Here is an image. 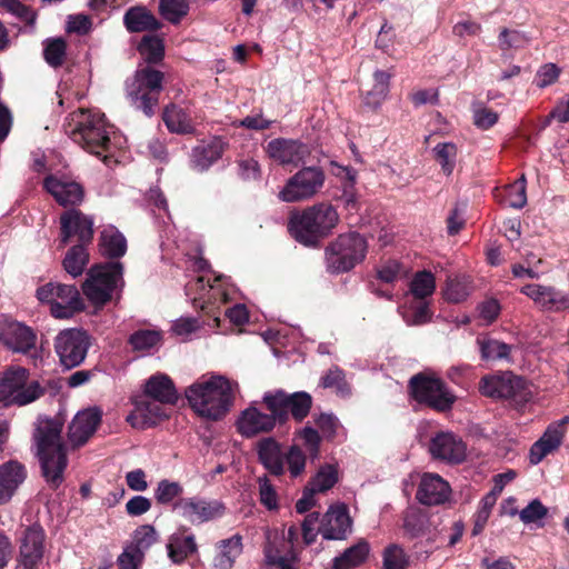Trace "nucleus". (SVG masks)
<instances>
[{"mask_svg":"<svg viewBox=\"0 0 569 569\" xmlns=\"http://www.w3.org/2000/svg\"><path fill=\"white\" fill-rule=\"evenodd\" d=\"M237 390V382L220 375H212L193 382L186 389L184 395L198 416L216 421L230 411Z\"/></svg>","mask_w":569,"mask_h":569,"instance_id":"1","label":"nucleus"},{"mask_svg":"<svg viewBox=\"0 0 569 569\" xmlns=\"http://www.w3.org/2000/svg\"><path fill=\"white\" fill-rule=\"evenodd\" d=\"M61 431L60 422L52 419H39L33 433L42 475L53 489L62 483L63 471L68 465Z\"/></svg>","mask_w":569,"mask_h":569,"instance_id":"2","label":"nucleus"},{"mask_svg":"<svg viewBox=\"0 0 569 569\" xmlns=\"http://www.w3.org/2000/svg\"><path fill=\"white\" fill-rule=\"evenodd\" d=\"M340 217L337 209L320 202L300 211H293L288 221L290 234L300 243L316 247L337 228Z\"/></svg>","mask_w":569,"mask_h":569,"instance_id":"3","label":"nucleus"},{"mask_svg":"<svg viewBox=\"0 0 569 569\" xmlns=\"http://www.w3.org/2000/svg\"><path fill=\"white\" fill-rule=\"evenodd\" d=\"M64 128L67 134L88 152L98 157L110 152L112 127L104 114L79 109L68 117Z\"/></svg>","mask_w":569,"mask_h":569,"instance_id":"4","label":"nucleus"},{"mask_svg":"<svg viewBox=\"0 0 569 569\" xmlns=\"http://www.w3.org/2000/svg\"><path fill=\"white\" fill-rule=\"evenodd\" d=\"M46 388L38 380H30L29 371L12 366L0 372V405L23 407L40 399Z\"/></svg>","mask_w":569,"mask_h":569,"instance_id":"5","label":"nucleus"},{"mask_svg":"<svg viewBox=\"0 0 569 569\" xmlns=\"http://www.w3.org/2000/svg\"><path fill=\"white\" fill-rule=\"evenodd\" d=\"M367 241L357 232L339 234L326 249L327 268L333 273L347 272L367 253Z\"/></svg>","mask_w":569,"mask_h":569,"instance_id":"6","label":"nucleus"},{"mask_svg":"<svg viewBox=\"0 0 569 569\" xmlns=\"http://www.w3.org/2000/svg\"><path fill=\"white\" fill-rule=\"evenodd\" d=\"M163 72L150 67L138 69L126 83L128 98L146 116L151 117L158 104V93L162 90Z\"/></svg>","mask_w":569,"mask_h":569,"instance_id":"7","label":"nucleus"},{"mask_svg":"<svg viewBox=\"0 0 569 569\" xmlns=\"http://www.w3.org/2000/svg\"><path fill=\"white\" fill-rule=\"evenodd\" d=\"M120 282H122V264L112 261L92 267L82 283V291L93 306L102 307L110 301Z\"/></svg>","mask_w":569,"mask_h":569,"instance_id":"8","label":"nucleus"},{"mask_svg":"<svg viewBox=\"0 0 569 569\" xmlns=\"http://www.w3.org/2000/svg\"><path fill=\"white\" fill-rule=\"evenodd\" d=\"M37 298L50 306V313L57 319H70L84 308L79 290L73 284L46 283L38 288Z\"/></svg>","mask_w":569,"mask_h":569,"instance_id":"9","label":"nucleus"},{"mask_svg":"<svg viewBox=\"0 0 569 569\" xmlns=\"http://www.w3.org/2000/svg\"><path fill=\"white\" fill-rule=\"evenodd\" d=\"M412 398L438 411L449 410L456 397L447 388L443 381L430 372H421L413 376L409 381Z\"/></svg>","mask_w":569,"mask_h":569,"instance_id":"10","label":"nucleus"},{"mask_svg":"<svg viewBox=\"0 0 569 569\" xmlns=\"http://www.w3.org/2000/svg\"><path fill=\"white\" fill-rule=\"evenodd\" d=\"M325 172L319 167H305L290 177L279 191L282 202H302L313 198L323 187Z\"/></svg>","mask_w":569,"mask_h":569,"instance_id":"11","label":"nucleus"},{"mask_svg":"<svg viewBox=\"0 0 569 569\" xmlns=\"http://www.w3.org/2000/svg\"><path fill=\"white\" fill-rule=\"evenodd\" d=\"M262 402L267 409L278 415L279 420H286L290 413L292 418L301 422L310 412L312 397L306 391L287 393L282 390L266 392Z\"/></svg>","mask_w":569,"mask_h":569,"instance_id":"12","label":"nucleus"},{"mask_svg":"<svg viewBox=\"0 0 569 569\" xmlns=\"http://www.w3.org/2000/svg\"><path fill=\"white\" fill-rule=\"evenodd\" d=\"M479 390L486 397L498 399L527 400L530 396L526 381L509 371L485 376L480 380Z\"/></svg>","mask_w":569,"mask_h":569,"instance_id":"13","label":"nucleus"},{"mask_svg":"<svg viewBox=\"0 0 569 569\" xmlns=\"http://www.w3.org/2000/svg\"><path fill=\"white\" fill-rule=\"evenodd\" d=\"M89 338L79 329H66L54 338V351L66 369L79 366L86 358Z\"/></svg>","mask_w":569,"mask_h":569,"instance_id":"14","label":"nucleus"},{"mask_svg":"<svg viewBox=\"0 0 569 569\" xmlns=\"http://www.w3.org/2000/svg\"><path fill=\"white\" fill-rule=\"evenodd\" d=\"M46 549V532L39 523L27 527L20 538L18 562L21 569H41Z\"/></svg>","mask_w":569,"mask_h":569,"instance_id":"15","label":"nucleus"},{"mask_svg":"<svg viewBox=\"0 0 569 569\" xmlns=\"http://www.w3.org/2000/svg\"><path fill=\"white\" fill-rule=\"evenodd\" d=\"M266 154L276 163L298 167L310 154L309 147L296 139L276 138L264 147Z\"/></svg>","mask_w":569,"mask_h":569,"instance_id":"16","label":"nucleus"},{"mask_svg":"<svg viewBox=\"0 0 569 569\" xmlns=\"http://www.w3.org/2000/svg\"><path fill=\"white\" fill-rule=\"evenodd\" d=\"M174 510L189 522L197 525L219 518L224 507L217 500H204L198 497L182 498L174 503Z\"/></svg>","mask_w":569,"mask_h":569,"instance_id":"17","label":"nucleus"},{"mask_svg":"<svg viewBox=\"0 0 569 569\" xmlns=\"http://www.w3.org/2000/svg\"><path fill=\"white\" fill-rule=\"evenodd\" d=\"M277 420H279V417L274 412H262L252 405L239 415L237 430L241 436L252 438L261 433L271 432L277 425Z\"/></svg>","mask_w":569,"mask_h":569,"instance_id":"18","label":"nucleus"},{"mask_svg":"<svg viewBox=\"0 0 569 569\" xmlns=\"http://www.w3.org/2000/svg\"><path fill=\"white\" fill-rule=\"evenodd\" d=\"M351 527L348 508L340 503L331 506L322 516L319 532L326 540H343L351 531Z\"/></svg>","mask_w":569,"mask_h":569,"instance_id":"19","label":"nucleus"},{"mask_svg":"<svg viewBox=\"0 0 569 569\" xmlns=\"http://www.w3.org/2000/svg\"><path fill=\"white\" fill-rule=\"evenodd\" d=\"M266 562L279 569H296L297 552L292 550L286 537L278 531L267 532V542L263 549Z\"/></svg>","mask_w":569,"mask_h":569,"instance_id":"20","label":"nucleus"},{"mask_svg":"<svg viewBox=\"0 0 569 569\" xmlns=\"http://www.w3.org/2000/svg\"><path fill=\"white\" fill-rule=\"evenodd\" d=\"M44 188L63 207L80 204L84 197L82 186L67 177L49 176L44 179Z\"/></svg>","mask_w":569,"mask_h":569,"instance_id":"21","label":"nucleus"},{"mask_svg":"<svg viewBox=\"0 0 569 569\" xmlns=\"http://www.w3.org/2000/svg\"><path fill=\"white\" fill-rule=\"evenodd\" d=\"M0 340L12 351L27 353L34 348L37 336L23 323L10 321L0 326Z\"/></svg>","mask_w":569,"mask_h":569,"instance_id":"22","label":"nucleus"},{"mask_svg":"<svg viewBox=\"0 0 569 569\" xmlns=\"http://www.w3.org/2000/svg\"><path fill=\"white\" fill-rule=\"evenodd\" d=\"M62 243L66 244L71 237H77L81 243L90 242L93 237V221L79 210L66 211L61 218Z\"/></svg>","mask_w":569,"mask_h":569,"instance_id":"23","label":"nucleus"},{"mask_svg":"<svg viewBox=\"0 0 569 569\" xmlns=\"http://www.w3.org/2000/svg\"><path fill=\"white\" fill-rule=\"evenodd\" d=\"M450 486L437 473H425L421 477L417 499L426 506H438L445 503L450 496Z\"/></svg>","mask_w":569,"mask_h":569,"instance_id":"24","label":"nucleus"},{"mask_svg":"<svg viewBox=\"0 0 569 569\" xmlns=\"http://www.w3.org/2000/svg\"><path fill=\"white\" fill-rule=\"evenodd\" d=\"M430 453L433 458L449 462H461L466 458V445L451 432H439L430 442Z\"/></svg>","mask_w":569,"mask_h":569,"instance_id":"25","label":"nucleus"},{"mask_svg":"<svg viewBox=\"0 0 569 569\" xmlns=\"http://www.w3.org/2000/svg\"><path fill=\"white\" fill-rule=\"evenodd\" d=\"M101 420L97 408L79 411L69 426V440L73 446H82L94 433Z\"/></svg>","mask_w":569,"mask_h":569,"instance_id":"26","label":"nucleus"},{"mask_svg":"<svg viewBox=\"0 0 569 569\" xmlns=\"http://www.w3.org/2000/svg\"><path fill=\"white\" fill-rule=\"evenodd\" d=\"M27 478L26 467L9 460L0 466V505L8 503Z\"/></svg>","mask_w":569,"mask_h":569,"instance_id":"27","label":"nucleus"},{"mask_svg":"<svg viewBox=\"0 0 569 569\" xmlns=\"http://www.w3.org/2000/svg\"><path fill=\"white\" fill-rule=\"evenodd\" d=\"M565 438L561 425H549L543 435L531 446L529 460L531 465H538L548 455L558 450Z\"/></svg>","mask_w":569,"mask_h":569,"instance_id":"28","label":"nucleus"},{"mask_svg":"<svg viewBox=\"0 0 569 569\" xmlns=\"http://www.w3.org/2000/svg\"><path fill=\"white\" fill-rule=\"evenodd\" d=\"M164 405L153 399L137 401L134 410L128 416V421L133 427L141 429L153 426L167 418Z\"/></svg>","mask_w":569,"mask_h":569,"instance_id":"29","label":"nucleus"},{"mask_svg":"<svg viewBox=\"0 0 569 569\" xmlns=\"http://www.w3.org/2000/svg\"><path fill=\"white\" fill-rule=\"evenodd\" d=\"M144 392L147 397L160 403L173 405L178 399L172 380L162 373L154 375L148 379Z\"/></svg>","mask_w":569,"mask_h":569,"instance_id":"30","label":"nucleus"},{"mask_svg":"<svg viewBox=\"0 0 569 569\" xmlns=\"http://www.w3.org/2000/svg\"><path fill=\"white\" fill-rule=\"evenodd\" d=\"M226 143L214 138L208 143H202L193 148L191 154L192 167L199 171L208 169L213 162L221 158L224 152Z\"/></svg>","mask_w":569,"mask_h":569,"instance_id":"31","label":"nucleus"},{"mask_svg":"<svg viewBox=\"0 0 569 569\" xmlns=\"http://www.w3.org/2000/svg\"><path fill=\"white\" fill-rule=\"evenodd\" d=\"M242 537L234 535L217 543V555L213 560L216 569H231L236 559L242 553Z\"/></svg>","mask_w":569,"mask_h":569,"instance_id":"32","label":"nucleus"},{"mask_svg":"<svg viewBox=\"0 0 569 569\" xmlns=\"http://www.w3.org/2000/svg\"><path fill=\"white\" fill-rule=\"evenodd\" d=\"M257 447L259 460L264 468L274 476L282 475L284 468L279 443L273 438H264Z\"/></svg>","mask_w":569,"mask_h":569,"instance_id":"33","label":"nucleus"},{"mask_svg":"<svg viewBox=\"0 0 569 569\" xmlns=\"http://www.w3.org/2000/svg\"><path fill=\"white\" fill-rule=\"evenodd\" d=\"M123 21L130 32L154 31L161 27L159 20L144 7L129 9Z\"/></svg>","mask_w":569,"mask_h":569,"instance_id":"34","label":"nucleus"},{"mask_svg":"<svg viewBox=\"0 0 569 569\" xmlns=\"http://www.w3.org/2000/svg\"><path fill=\"white\" fill-rule=\"evenodd\" d=\"M99 247L103 256L119 258L127 251V240L119 230L109 226L101 231Z\"/></svg>","mask_w":569,"mask_h":569,"instance_id":"35","label":"nucleus"},{"mask_svg":"<svg viewBox=\"0 0 569 569\" xmlns=\"http://www.w3.org/2000/svg\"><path fill=\"white\" fill-rule=\"evenodd\" d=\"M392 72L376 70L372 76V88L366 93L365 102L367 106L378 108L387 98L390 89Z\"/></svg>","mask_w":569,"mask_h":569,"instance_id":"36","label":"nucleus"},{"mask_svg":"<svg viewBox=\"0 0 569 569\" xmlns=\"http://www.w3.org/2000/svg\"><path fill=\"white\" fill-rule=\"evenodd\" d=\"M369 543L367 541H359L352 547L348 548L341 556L336 557L333 560L335 569H351L365 562L369 555Z\"/></svg>","mask_w":569,"mask_h":569,"instance_id":"37","label":"nucleus"},{"mask_svg":"<svg viewBox=\"0 0 569 569\" xmlns=\"http://www.w3.org/2000/svg\"><path fill=\"white\" fill-rule=\"evenodd\" d=\"M163 121L171 132L191 133L193 126L188 114L179 107L171 104L163 111Z\"/></svg>","mask_w":569,"mask_h":569,"instance_id":"38","label":"nucleus"},{"mask_svg":"<svg viewBox=\"0 0 569 569\" xmlns=\"http://www.w3.org/2000/svg\"><path fill=\"white\" fill-rule=\"evenodd\" d=\"M432 152L443 174L451 176L457 162V146L453 142H440L433 147Z\"/></svg>","mask_w":569,"mask_h":569,"instance_id":"39","label":"nucleus"},{"mask_svg":"<svg viewBox=\"0 0 569 569\" xmlns=\"http://www.w3.org/2000/svg\"><path fill=\"white\" fill-rule=\"evenodd\" d=\"M481 358L486 361L508 360L511 352V346L491 338L477 340Z\"/></svg>","mask_w":569,"mask_h":569,"instance_id":"40","label":"nucleus"},{"mask_svg":"<svg viewBox=\"0 0 569 569\" xmlns=\"http://www.w3.org/2000/svg\"><path fill=\"white\" fill-rule=\"evenodd\" d=\"M89 261V253L82 244L74 246L68 250L63 259L64 270L77 278L82 274L87 263Z\"/></svg>","mask_w":569,"mask_h":569,"instance_id":"41","label":"nucleus"},{"mask_svg":"<svg viewBox=\"0 0 569 569\" xmlns=\"http://www.w3.org/2000/svg\"><path fill=\"white\" fill-rule=\"evenodd\" d=\"M471 291L469 277H455L448 279L443 296L448 301L458 303L466 300Z\"/></svg>","mask_w":569,"mask_h":569,"instance_id":"42","label":"nucleus"},{"mask_svg":"<svg viewBox=\"0 0 569 569\" xmlns=\"http://www.w3.org/2000/svg\"><path fill=\"white\" fill-rule=\"evenodd\" d=\"M338 481V469L333 465H326L319 469L309 482L311 492H325L331 489Z\"/></svg>","mask_w":569,"mask_h":569,"instance_id":"43","label":"nucleus"},{"mask_svg":"<svg viewBox=\"0 0 569 569\" xmlns=\"http://www.w3.org/2000/svg\"><path fill=\"white\" fill-rule=\"evenodd\" d=\"M143 59L149 63H157L164 56L163 40L157 36H144L138 46Z\"/></svg>","mask_w":569,"mask_h":569,"instance_id":"44","label":"nucleus"},{"mask_svg":"<svg viewBox=\"0 0 569 569\" xmlns=\"http://www.w3.org/2000/svg\"><path fill=\"white\" fill-rule=\"evenodd\" d=\"M409 556L405 549L397 545L391 543L382 551V568L383 569H408Z\"/></svg>","mask_w":569,"mask_h":569,"instance_id":"45","label":"nucleus"},{"mask_svg":"<svg viewBox=\"0 0 569 569\" xmlns=\"http://www.w3.org/2000/svg\"><path fill=\"white\" fill-rule=\"evenodd\" d=\"M161 331L154 329L138 330L129 338V343L133 350L148 351L161 342Z\"/></svg>","mask_w":569,"mask_h":569,"instance_id":"46","label":"nucleus"},{"mask_svg":"<svg viewBox=\"0 0 569 569\" xmlns=\"http://www.w3.org/2000/svg\"><path fill=\"white\" fill-rule=\"evenodd\" d=\"M169 557L176 563L182 562L190 553L197 551V543L192 535L178 538L174 537L168 545Z\"/></svg>","mask_w":569,"mask_h":569,"instance_id":"47","label":"nucleus"},{"mask_svg":"<svg viewBox=\"0 0 569 569\" xmlns=\"http://www.w3.org/2000/svg\"><path fill=\"white\" fill-rule=\"evenodd\" d=\"M436 289V280L430 271H420L415 274L410 283V292L417 299L431 296Z\"/></svg>","mask_w":569,"mask_h":569,"instance_id":"48","label":"nucleus"},{"mask_svg":"<svg viewBox=\"0 0 569 569\" xmlns=\"http://www.w3.org/2000/svg\"><path fill=\"white\" fill-rule=\"evenodd\" d=\"M548 516V508L539 500H531L521 511L519 518L525 525L543 526V519Z\"/></svg>","mask_w":569,"mask_h":569,"instance_id":"49","label":"nucleus"},{"mask_svg":"<svg viewBox=\"0 0 569 569\" xmlns=\"http://www.w3.org/2000/svg\"><path fill=\"white\" fill-rule=\"evenodd\" d=\"M159 9L166 20L178 23L188 14L189 2L188 0H161Z\"/></svg>","mask_w":569,"mask_h":569,"instance_id":"50","label":"nucleus"},{"mask_svg":"<svg viewBox=\"0 0 569 569\" xmlns=\"http://www.w3.org/2000/svg\"><path fill=\"white\" fill-rule=\"evenodd\" d=\"M526 177L522 174L519 179H517L511 184L507 186L505 189L506 198L505 201L508 206L521 209L527 203V192H526Z\"/></svg>","mask_w":569,"mask_h":569,"instance_id":"51","label":"nucleus"},{"mask_svg":"<svg viewBox=\"0 0 569 569\" xmlns=\"http://www.w3.org/2000/svg\"><path fill=\"white\" fill-rule=\"evenodd\" d=\"M157 541V532L152 526L144 525L138 527L132 536V542L129 545L136 551L144 556L146 551Z\"/></svg>","mask_w":569,"mask_h":569,"instance_id":"52","label":"nucleus"},{"mask_svg":"<svg viewBox=\"0 0 569 569\" xmlns=\"http://www.w3.org/2000/svg\"><path fill=\"white\" fill-rule=\"evenodd\" d=\"M552 286L541 283H529L520 289V292L532 300L535 306L542 311H546L548 300L550 298Z\"/></svg>","mask_w":569,"mask_h":569,"instance_id":"53","label":"nucleus"},{"mask_svg":"<svg viewBox=\"0 0 569 569\" xmlns=\"http://www.w3.org/2000/svg\"><path fill=\"white\" fill-rule=\"evenodd\" d=\"M320 385L323 388L333 389L340 396H347L350 392L345 373L338 367L329 369L321 378Z\"/></svg>","mask_w":569,"mask_h":569,"instance_id":"54","label":"nucleus"},{"mask_svg":"<svg viewBox=\"0 0 569 569\" xmlns=\"http://www.w3.org/2000/svg\"><path fill=\"white\" fill-rule=\"evenodd\" d=\"M259 489V501L268 510H277L279 508L278 493L274 486L267 476H261L257 480Z\"/></svg>","mask_w":569,"mask_h":569,"instance_id":"55","label":"nucleus"},{"mask_svg":"<svg viewBox=\"0 0 569 569\" xmlns=\"http://www.w3.org/2000/svg\"><path fill=\"white\" fill-rule=\"evenodd\" d=\"M66 42L61 38L48 40L44 47V59L51 67H60L66 57Z\"/></svg>","mask_w":569,"mask_h":569,"instance_id":"56","label":"nucleus"},{"mask_svg":"<svg viewBox=\"0 0 569 569\" xmlns=\"http://www.w3.org/2000/svg\"><path fill=\"white\" fill-rule=\"evenodd\" d=\"M473 124L480 130H489L499 120V114L491 108L478 104L472 110Z\"/></svg>","mask_w":569,"mask_h":569,"instance_id":"57","label":"nucleus"},{"mask_svg":"<svg viewBox=\"0 0 569 569\" xmlns=\"http://www.w3.org/2000/svg\"><path fill=\"white\" fill-rule=\"evenodd\" d=\"M182 493V487L179 482L161 480L154 491V497L159 503H169Z\"/></svg>","mask_w":569,"mask_h":569,"instance_id":"58","label":"nucleus"},{"mask_svg":"<svg viewBox=\"0 0 569 569\" xmlns=\"http://www.w3.org/2000/svg\"><path fill=\"white\" fill-rule=\"evenodd\" d=\"M297 435L302 440V443L307 448L311 459L318 458L321 442V436L319 435L318 430L306 426L300 429Z\"/></svg>","mask_w":569,"mask_h":569,"instance_id":"59","label":"nucleus"},{"mask_svg":"<svg viewBox=\"0 0 569 569\" xmlns=\"http://www.w3.org/2000/svg\"><path fill=\"white\" fill-rule=\"evenodd\" d=\"M286 462L288 465L290 475L292 477L300 476L306 467V455L298 446H292L286 455Z\"/></svg>","mask_w":569,"mask_h":569,"instance_id":"60","label":"nucleus"},{"mask_svg":"<svg viewBox=\"0 0 569 569\" xmlns=\"http://www.w3.org/2000/svg\"><path fill=\"white\" fill-rule=\"evenodd\" d=\"M319 512H311L302 521L301 530L305 545L309 546L317 539L319 532Z\"/></svg>","mask_w":569,"mask_h":569,"instance_id":"61","label":"nucleus"},{"mask_svg":"<svg viewBox=\"0 0 569 569\" xmlns=\"http://www.w3.org/2000/svg\"><path fill=\"white\" fill-rule=\"evenodd\" d=\"M2 8L8 12L17 16L28 24H33L36 21V13L27 6L18 0H2Z\"/></svg>","mask_w":569,"mask_h":569,"instance_id":"62","label":"nucleus"},{"mask_svg":"<svg viewBox=\"0 0 569 569\" xmlns=\"http://www.w3.org/2000/svg\"><path fill=\"white\" fill-rule=\"evenodd\" d=\"M144 556L140 551H136L131 547H126L118 557L119 569H139Z\"/></svg>","mask_w":569,"mask_h":569,"instance_id":"63","label":"nucleus"},{"mask_svg":"<svg viewBox=\"0 0 569 569\" xmlns=\"http://www.w3.org/2000/svg\"><path fill=\"white\" fill-rule=\"evenodd\" d=\"M569 310V292H563L552 286L546 311L561 312Z\"/></svg>","mask_w":569,"mask_h":569,"instance_id":"64","label":"nucleus"}]
</instances>
